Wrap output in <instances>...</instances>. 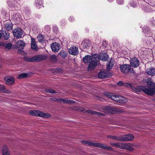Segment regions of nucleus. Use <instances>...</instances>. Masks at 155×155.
<instances>
[{"instance_id":"obj_6","label":"nucleus","mask_w":155,"mask_h":155,"mask_svg":"<svg viewBox=\"0 0 155 155\" xmlns=\"http://www.w3.org/2000/svg\"><path fill=\"white\" fill-rule=\"evenodd\" d=\"M110 75V74L107 71H101L98 74V77L100 78L103 79L109 77Z\"/></svg>"},{"instance_id":"obj_35","label":"nucleus","mask_w":155,"mask_h":155,"mask_svg":"<svg viewBox=\"0 0 155 155\" xmlns=\"http://www.w3.org/2000/svg\"><path fill=\"white\" fill-rule=\"evenodd\" d=\"M28 75L26 73L21 74L18 76V78L19 79H21L23 78H25L27 77Z\"/></svg>"},{"instance_id":"obj_1","label":"nucleus","mask_w":155,"mask_h":155,"mask_svg":"<svg viewBox=\"0 0 155 155\" xmlns=\"http://www.w3.org/2000/svg\"><path fill=\"white\" fill-rule=\"evenodd\" d=\"M133 90L137 92L143 91L146 94L152 95L155 94V88H150L147 86H139L136 87H133Z\"/></svg>"},{"instance_id":"obj_42","label":"nucleus","mask_w":155,"mask_h":155,"mask_svg":"<svg viewBox=\"0 0 155 155\" xmlns=\"http://www.w3.org/2000/svg\"><path fill=\"white\" fill-rule=\"evenodd\" d=\"M117 3L120 5L124 3V1L123 0H117Z\"/></svg>"},{"instance_id":"obj_18","label":"nucleus","mask_w":155,"mask_h":155,"mask_svg":"<svg viewBox=\"0 0 155 155\" xmlns=\"http://www.w3.org/2000/svg\"><path fill=\"white\" fill-rule=\"evenodd\" d=\"M108 58V56L106 53H100L98 56V58L99 59L103 61H106Z\"/></svg>"},{"instance_id":"obj_40","label":"nucleus","mask_w":155,"mask_h":155,"mask_svg":"<svg viewBox=\"0 0 155 155\" xmlns=\"http://www.w3.org/2000/svg\"><path fill=\"white\" fill-rule=\"evenodd\" d=\"M5 47L8 49H10L12 47V44L10 43L6 44L4 45Z\"/></svg>"},{"instance_id":"obj_13","label":"nucleus","mask_w":155,"mask_h":155,"mask_svg":"<svg viewBox=\"0 0 155 155\" xmlns=\"http://www.w3.org/2000/svg\"><path fill=\"white\" fill-rule=\"evenodd\" d=\"M6 83L8 85H11L14 84L15 79L13 77L8 76L5 78Z\"/></svg>"},{"instance_id":"obj_52","label":"nucleus","mask_w":155,"mask_h":155,"mask_svg":"<svg viewBox=\"0 0 155 155\" xmlns=\"http://www.w3.org/2000/svg\"><path fill=\"white\" fill-rule=\"evenodd\" d=\"M7 3L8 5H10V6H11V4H10V2H7Z\"/></svg>"},{"instance_id":"obj_27","label":"nucleus","mask_w":155,"mask_h":155,"mask_svg":"<svg viewBox=\"0 0 155 155\" xmlns=\"http://www.w3.org/2000/svg\"><path fill=\"white\" fill-rule=\"evenodd\" d=\"M113 108L110 106H106L104 108V112L105 113H112Z\"/></svg>"},{"instance_id":"obj_34","label":"nucleus","mask_w":155,"mask_h":155,"mask_svg":"<svg viewBox=\"0 0 155 155\" xmlns=\"http://www.w3.org/2000/svg\"><path fill=\"white\" fill-rule=\"evenodd\" d=\"M125 149H127L130 151H133L134 150L133 148L130 144L126 143Z\"/></svg>"},{"instance_id":"obj_49","label":"nucleus","mask_w":155,"mask_h":155,"mask_svg":"<svg viewBox=\"0 0 155 155\" xmlns=\"http://www.w3.org/2000/svg\"><path fill=\"white\" fill-rule=\"evenodd\" d=\"M130 4L131 6H133V7H135L136 6V4H135L134 2H132Z\"/></svg>"},{"instance_id":"obj_44","label":"nucleus","mask_w":155,"mask_h":155,"mask_svg":"<svg viewBox=\"0 0 155 155\" xmlns=\"http://www.w3.org/2000/svg\"><path fill=\"white\" fill-rule=\"evenodd\" d=\"M129 71L133 74H134L135 73V72L134 71L133 69V68H129Z\"/></svg>"},{"instance_id":"obj_48","label":"nucleus","mask_w":155,"mask_h":155,"mask_svg":"<svg viewBox=\"0 0 155 155\" xmlns=\"http://www.w3.org/2000/svg\"><path fill=\"white\" fill-rule=\"evenodd\" d=\"M56 71H58L59 72H61L62 71V70L60 68H58L56 69Z\"/></svg>"},{"instance_id":"obj_31","label":"nucleus","mask_w":155,"mask_h":155,"mask_svg":"<svg viewBox=\"0 0 155 155\" xmlns=\"http://www.w3.org/2000/svg\"><path fill=\"white\" fill-rule=\"evenodd\" d=\"M2 36L5 40H7L9 37V35L8 32H6V31H3Z\"/></svg>"},{"instance_id":"obj_21","label":"nucleus","mask_w":155,"mask_h":155,"mask_svg":"<svg viewBox=\"0 0 155 155\" xmlns=\"http://www.w3.org/2000/svg\"><path fill=\"white\" fill-rule=\"evenodd\" d=\"M146 72L148 75L153 76L155 74V68L153 67L149 68L147 70Z\"/></svg>"},{"instance_id":"obj_17","label":"nucleus","mask_w":155,"mask_h":155,"mask_svg":"<svg viewBox=\"0 0 155 155\" xmlns=\"http://www.w3.org/2000/svg\"><path fill=\"white\" fill-rule=\"evenodd\" d=\"M31 47L33 50L36 51L38 50V47L37 45L36 44V42L35 41V38H31Z\"/></svg>"},{"instance_id":"obj_25","label":"nucleus","mask_w":155,"mask_h":155,"mask_svg":"<svg viewBox=\"0 0 155 155\" xmlns=\"http://www.w3.org/2000/svg\"><path fill=\"white\" fill-rule=\"evenodd\" d=\"M118 99L117 100V102L121 103H124L127 101V99L122 96H118Z\"/></svg>"},{"instance_id":"obj_55","label":"nucleus","mask_w":155,"mask_h":155,"mask_svg":"<svg viewBox=\"0 0 155 155\" xmlns=\"http://www.w3.org/2000/svg\"><path fill=\"white\" fill-rule=\"evenodd\" d=\"M95 56H96V57H98V56H97V55H96Z\"/></svg>"},{"instance_id":"obj_16","label":"nucleus","mask_w":155,"mask_h":155,"mask_svg":"<svg viewBox=\"0 0 155 155\" xmlns=\"http://www.w3.org/2000/svg\"><path fill=\"white\" fill-rule=\"evenodd\" d=\"M51 47L52 51L54 52H57L60 49L59 44L56 42L52 43Z\"/></svg>"},{"instance_id":"obj_45","label":"nucleus","mask_w":155,"mask_h":155,"mask_svg":"<svg viewBox=\"0 0 155 155\" xmlns=\"http://www.w3.org/2000/svg\"><path fill=\"white\" fill-rule=\"evenodd\" d=\"M121 143H116L115 147L118 148H120V146Z\"/></svg>"},{"instance_id":"obj_9","label":"nucleus","mask_w":155,"mask_h":155,"mask_svg":"<svg viewBox=\"0 0 155 155\" xmlns=\"http://www.w3.org/2000/svg\"><path fill=\"white\" fill-rule=\"evenodd\" d=\"M98 62V61L96 60V59L95 60H91L89 66L88 67V70L90 71L94 69L96 67Z\"/></svg>"},{"instance_id":"obj_2","label":"nucleus","mask_w":155,"mask_h":155,"mask_svg":"<svg viewBox=\"0 0 155 155\" xmlns=\"http://www.w3.org/2000/svg\"><path fill=\"white\" fill-rule=\"evenodd\" d=\"M47 58V57L45 55H39L34 56L31 58L25 57L24 60L27 61L33 62L34 61H39Z\"/></svg>"},{"instance_id":"obj_14","label":"nucleus","mask_w":155,"mask_h":155,"mask_svg":"<svg viewBox=\"0 0 155 155\" xmlns=\"http://www.w3.org/2000/svg\"><path fill=\"white\" fill-rule=\"evenodd\" d=\"M69 53L73 55H76L78 53V48L75 46H73L68 49Z\"/></svg>"},{"instance_id":"obj_36","label":"nucleus","mask_w":155,"mask_h":155,"mask_svg":"<svg viewBox=\"0 0 155 155\" xmlns=\"http://www.w3.org/2000/svg\"><path fill=\"white\" fill-rule=\"evenodd\" d=\"M59 54L62 58H65L67 56V54L64 51H61Z\"/></svg>"},{"instance_id":"obj_4","label":"nucleus","mask_w":155,"mask_h":155,"mask_svg":"<svg viewBox=\"0 0 155 155\" xmlns=\"http://www.w3.org/2000/svg\"><path fill=\"white\" fill-rule=\"evenodd\" d=\"M103 94L106 97L110 98L112 100L117 102L119 96L115 95L112 93H108L107 92H104Z\"/></svg>"},{"instance_id":"obj_39","label":"nucleus","mask_w":155,"mask_h":155,"mask_svg":"<svg viewBox=\"0 0 155 155\" xmlns=\"http://www.w3.org/2000/svg\"><path fill=\"white\" fill-rule=\"evenodd\" d=\"M114 64L112 62H110L108 64V65H107V70H110L111 69L112 67L113 66Z\"/></svg>"},{"instance_id":"obj_33","label":"nucleus","mask_w":155,"mask_h":155,"mask_svg":"<svg viewBox=\"0 0 155 155\" xmlns=\"http://www.w3.org/2000/svg\"><path fill=\"white\" fill-rule=\"evenodd\" d=\"M81 142L84 144H87L89 145L94 146V142H92L90 141L87 140H83L81 141Z\"/></svg>"},{"instance_id":"obj_20","label":"nucleus","mask_w":155,"mask_h":155,"mask_svg":"<svg viewBox=\"0 0 155 155\" xmlns=\"http://www.w3.org/2000/svg\"><path fill=\"white\" fill-rule=\"evenodd\" d=\"M25 44L24 41L21 40L18 41L15 44V46L17 48L23 49L25 46Z\"/></svg>"},{"instance_id":"obj_38","label":"nucleus","mask_w":155,"mask_h":155,"mask_svg":"<svg viewBox=\"0 0 155 155\" xmlns=\"http://www.w3.org/2000/svg\"><path fill=\"white\" fill-rule=\"evenodd\" d=\"M50 59L53 62H56L57 61L56 56L55 55H53L51 56Z\"/></svg>"},{"instance_id":"obj_12","label":"nucleus","mask_w":155,"mask_h":155,"mask_svg":"<svg viewBox=\"0 0 155 155\" xmlns=\"http://www.w3.org/2000/svg\"><path fill=\"white\" fill-rule=\"evenodd\" d=\"M130 64L133 67L135 68L139 66V61L136 58H134L131 59Z\"/></svg>"},{"instance_id":"obj_47","label":"nucleus","mask_w":155,"mask_h":155,"mask_svg":"<svg viewBox=\"0 0 155 155\" xmlns=\"http://www.w3.org/2000/svg\"><path fill=\"white\" fill-rule=\"evenodd\" d=\"M69 20L71 22L73 21V20H74V18L73 17V16H71L70 17V18H69Z\"/></svg>"},{"instance_id":"obj_11","label":"nucleus","mask_w":155,"mask_h":155,"mask_svg":"<svg viewBox=\"0 0 155 155\" xmlns=\"http://www.w3.org/2000/svg\"><path fill=\"white\" fill-rule=\"evenodd\" d=\"M15 37L17 38H19L21 37L22 35V30L20 28H15L13 32Z\"/></svg>"},{"instance_id":"obj_22","label":"nucleus","mask_w":155,"mask_h":155,"mask_svg":"<svg viewBox=\"0 0 155 155\" xmlns=\"http://www.w3.org/2000/svg\"><path fill=\"white\" fill-rule=\"evenodd\" d=\"M88 113L91 114L93 115H94L97 116H102L105 115L104 114H103L100 112H96L95 111L88 110L87 111Z\"/></svg>"},{"instance_id":"obj_15","label":"nucleus","mask_w":155,"mask_h":155,"mask_svg":"<svg viewBox=\"0 0 155 155\" xmlns=\"http://www.w3.org/2000/svg\"><path fill=\"white\" fill-rule=\"evenodd\" d=\"M5 28L8 31H10L12 30V25L11 22L9 20H7L4 23Z\"/></svg>"},{"instance_id":"obj_23","label":"nucleus","mask_w":155,"mask_h":155,"mask_svg":"<svg viewBox=\"0 0 155 155\" xmlns=\"http://www.w3.org/2000/svg\"><path fill=\"white\" fill-rule=\"evenodd\" d=\"M2 155H10V151L6 145H4L2 149Z\"/></svg>"},{"instance_id":"obj_28","label":"nucleus","mask_w":155,"mask_h":155,"mask_svg":"<svg viewBox=\"0 0 155 155\" xmlns=\"http://www.w3.org/2000/svg\"><path fill=\"white\" fill-rule=\"evenodd\" d=\"M43 2L41 0H37L35 1V5L38 8H41L43 6L42 5Z\"/></svg>"},{"instance_id":"obj_10","label":"nucleus","mask_w":155,"mask_h":155,"mask_svg":"<svg viewBox=\"0 0 155 155\" xmlns=\"http://www.w3.org/2000/svg\"><path fill=\"white\" fill-rule=\"evenodd\" d=\"M94 146L108 150H112L113 149L111 147L108 146L104 144L100 143H94Z\"/></svg>"},{"instance_id":"obj_43","label":"nucleus","mask_w":155,"mask_h":155,"mask_svg":"<svg viewBox=\"0 0 155 155\" xmlns=\"http://www.w3.org/2000/svg\"><path fill=\"white\" fill-rule=\"evenodd\" d=\"M47 92L51 94H54L55 93V92L54 90L51 89L48 90V91Z\"/></svg>"},{"instance_id":"obj_3","label":"nucleus","mask_w":155,"mask_h":155,"mask_svg":"<svg viewBox=\"0 0 155 155\" xmlns=\"http://www.w3.org/2000/svg\"><path fill=\"white\" fill-rule=\"evenodd\" d=\"M29 114L31 115L39 116L44 118H47L51 117V115L50 114L47 113H44L42 111H40L38 110L30 111L29 112Z\"/></svg>"},{"instance_id":"obj_56","label":"nucleus","mask_w":155,"mask_h":155,"mask_svg":"<svg viewBox=\"0 0 155 155\" xmlns=\"http://www.w3.org/2000/svg\"><path fill=\"white\" fill-rule=\"evenodd\" d=\"M112 1V0L110 1V2H111Z\"/></svg>"},{"instance_id":"obj_41","label":"nucleus","mask_w":155,"mask_h":155,"mask_svg":"<svg viewBox=\"0 0 155 155\" xmlns=\"http://www.w3.org/2000/svg\"><path fill=\"white\" fill-rule=\"evenodd\" d=\"M125 145H126V143H121L120 148L121 149H125Z\"/></svg>"},{"instance_id":"obj_24","label":"nucleus","mask_w":155,"mask_h":155,"mask_svg":"<svg viewBox=\"0 0 155 155\" xmlns=\"http://www.w3.org/2000/svg\"><path fill=\"white\" fill-rule=\"evenodd\" d=\"M143 31L145 33L146 36L149 37L152 35L151 33L149 28L145 27L143 28Z\"/></svg>"},{"instance_id":"obj_50","label":"nucleus","mask_w":155,"mask_h":155,"mask_svg":"<svg viewBox=\"0 0 155 155\" xmlns=\"http://www.w3.org/2000/svg\"><path fill=\"white\" fill-rule=\"evenodd\" d=\"M110 144L113 146H116V143H110Z\"/></svg>"},{"instance_id":"obj_54","label":"nucleus","mask_w":155,"mask_h":155,"mask_svg":"<svg viewBox=\"0 0 155 155\" xmlns=\"http://www.w3.org/2000/svg\"><path fill=\"white\" fill-rule=\"evenodd\" d=\"M2 45V43L1 42H0V46Z\"/></svg>"},{"instance_id":"obj_51","label":"nucleus","mask_w":155,"mask_h":155,"mask_svg":"<svg viewBox=\"0 0 155 155\" xmlns=\"http://www.w3.org/2000/svg\"><path fill=\"white\" fill-rule=\"evenodd\" d=\"M126 86H131V85L130 84H129V83H126Z\"/></svg>"},{"instance_id":"obj_30","label":"nucleus","mask_w":155,"mask_h":155,"mask_svg":"<svg viewBox=\"0 0 155 155\" xmlns=\"http://www.w3.org/2000/svg\"><path fill=\"white\" fill-rule=\"evenodd\" d=\"M107 137L108 138L112 139L114 140L118 141H120V136H116L114 135H108L107 136Z\"/></svg>"},{"instance_id":"obj_8","label":"nucleus","mask_w":155,"mask_h":155,"mask_svg":"<svg viewBox=\"0 0 155 155\" xmlns=\"http://www.w3.org/2000/svg\"><path fill=\"white\" fill-rule=\"evenodd\" d=\"M120 68L122 72L124 74H127L129 72L130 66L129 64H124L121 65Z\"/></svg>"},{"instance_id":"obj_37","label":"nucleus","mask_w":155,"mask_h":155,"mask_svg":"<svg viewBox=\"0 0 155 155\" xmlns=\"http://www.w3.org/2000/svg\"><path fill=\"white\" fill-rule=\"evenodd\" d=\"M37 38L39 42H42L44 40V38L42 35L39 34L37 37Z\"/></svg>"},{"instance_id":"obj_46","label":"nucleus","mask_w":155,"mask_h":155,"mask_svg":"<svg viewBox=\"0 0 155 155\" xmlns=\"http://www.w3.org/2000/svg\"><path fill=\"white\" fill-rule=\"evenodd\" d=\"M117 84L119 86H122L123 84V83L121 81H119L117 83Z\"/></svg>"},{"instance_id":"obj_26","label":"nucleus","mask_w":155,"mask_h":155,"mask_svg":"<svg viewBox=\"0 0 155 155\" xmlns=\"http://www.w3.org/2000/svg\"><path fill=\"white\" fill-rule=\"evenodd\" d=\"M0 91L6 93H8L10 92V91L8 89H6L4 85L0 84Z\"/></svg>"},{"instance_id":"obj_32","label":"nucleus","mask_w":155,"mask_h":155,"mask_svg":"<svg viewBox=\"0 0 155 155\" xmlns=\"http://www.w3.org/2000/svg\"><path fill=\"white\" fill-rule=\"evenodd\" d=\"M147 84L148 86L154 87L153 88H155V84L152 81L151 79H147Z\"/></svg>"},{"instance_id":"obj_19","label":"nucleus","mask_w":155,"mask_h":155,"mask_svg":"<svg viewBox=\"0 0 155 155\" xmlns=\"http://www.w3.org/2000/svg\"><path fill=\"white\" fill-rule=\"evenodd\" d=\"M91 41L88 40H85L82 42L81 46L84 49H88L91 46Z\"/></svg>"},{"instance_id":"obj_53","label":"nucleus","mask_w":155,"mask_h":155,"mask_svg":"<svg viewBox=\"0 0 155 155\" xmlns=\"http://www.w3.org/2000/svg\"><path fill=\"white\" fill-rule=\"evenodd\" d=\"M1 37H2V34L0 33V39H1Z\"/></svg>"},{"instance_id":"obj_7","label":"nucleus","mask_w":155,"mask_h":155,"mask_svg":"<svg viewBox=\"0 0 155 155\" xmlns=\"http://www.w3.org/2000/svg\"><path fill=\"white\" fill-rule=\"evenodd\" d=\"M54 101H57V102L64 103L70 104L73 103L74 102L72 100H68L67 99H63L62 98H55L53 99Z\"/></svg>"},{"instance_id":"obj_29","label":"nucleus","mask_w":155,"mask_h":155,"mask_svg":"<svg viewBox=\"0 0 155 155\" xmlns=\"http://www.w3.org/2000/svg\"><path fill=\"white\" fill-rule=\"evenodd\" d=\"M92 60L91 56L89 55H86L83 58V61L85 63H87Z\"/></svg>"},{"instance_id":"obj_5","label":"nucleus","mask_w":155,"mask_h":155,"mask_svg":"<svg viewBox=\"0 0 155 155\" xmlns=\"http://www.w3.org/2000/svg\"><path fill=\"white\" fill-rule=\"evenodd\" d=\"M134 138V136L132 134H128L120 136V141H130Z\"/></svg>"}]
</instances>
